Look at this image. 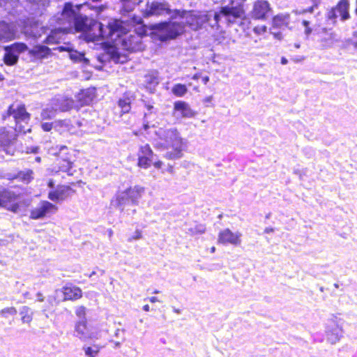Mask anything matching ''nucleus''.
Returning a JSON list of instances; mask_svg holds the SVG:
<instances>
[{"label":"nucleus","mask_w":357,"mask_h":357,"mask_svg":"<svg viewBox=\"0 0 357 357\" xmlns=\"http://www.w3.org/2000/svg\"><path fill=\"white\" fill-rule=\"evenodd\" d=\"M81 5L74 6L71 2L64 4L62 11L49 20L50 33L43 43L47 45L60 43L63 36L73 31L85 33L91 28L92 20L80 13Z\"/></svg>","instance_id":"nucleus-1"},{"label":"nucleus","mask_w":357,"mask_h":357,"mask_svg":"<svg viewBox=\"0 0 357 357\" xmlns=\"http://www.w3.org/2000/svg\"><path fill=\"white\" fill-rule=\"evenodd\" d=\"M144 192V188L140 185L130 187L123 191L118 192L115 197L111 200V205L118 208L121 212L123 211L128 206H136L139 199Z\"/></svg>","instance_id":"nucleus-2"},{"label":"nucleus","mask_w":357,"mask_h":357,"mask_svg":"<svg viewBox=\"0 0 357 357\" xmlns=\"http://www.w3.org/2000/svg\"><path fill=\"white\" fill-rule=\"evenodd\" d=\"M185 32V26L178 22H163L157 26L158 39L162 42L175 40Z\"/></svg>","instance_id":"nucleus-3"},{"label":"nucleus","mask_w":357,"mask_h":357,"mask_svg":"<svg viewBox=\"0 0 357 357\" xmlns=\"http://www.w3.org/2000/svg\"><path fill=\"white\" fill-rule=\"evenodd\" d=\"M350 3L349 0H340L337 5L327 11L325 15L326 21L328 25H335L338 16L342 22L350 18Z\"/></svg>","instance_id":"nucleus-4"},{"label":"nucleus","mask_w":357,"mask_h":357,"mask_svg":"<svg viewBox=\"0 0 357 357\" xmlns=\"http://www.w3.org/2000/svg\"><path fill=\"white\" fill-rule=\"evenodd\" d=\"M158 137L164 141L167 147H181L183 146V141L181 137L178 130L176 128L169 129L159 128L155 131Z\"/></svg>","instance_id":"nucleus-5"},{"label":"nucleus","mask_w":357,"mask_h":357,"mask_svg":"<svg viewBox=\"0 0 357 357\" xmlns=\"http://www.w3.org/2000/svg\"><path fill=\"white\" fill-rule=\"evenodd\" d=\"M49 29L41 26L38 22L27 20L24 22L22 33L27 40L36 42L43 34L47 33Z\"/></svg>","instance_id":"nucleus-6"},{"label":"nucleus","mask_w":357,"mask_h":357,"mask_svg":"<svg viewBox=\"0 0 357 357\" xmlns=\"http://www.w3.org/2000/svg\"><path fill=\"white\" fill-rule=\"evenodd\" d=\"M271 12L272 8L268 1L257 0L253 4L250 15L254 20L266 21Z\"/></svg>","instance_id":"nucleus-7"},{"label":"nucleus","mask_w":357,"mask_h":357,"mask_svg":"<svg viewBox=\"0 0 357 357\" xmlns=\"http://www.w3.org/2000/svg\"><path fill=\"white\" fill-rule=\"evenodd\" d=\"M190 105L183 100H176L174 102V116L177 119H190L196 116Z\"/></svg>","instance_id":"nucleus-8"},{"label":"nucleus","mask_w":357,"mask_h":357,"mask_svg":"<svg viewBox=\"0 0 357 357\" xmlns=\"http://www.w3.org/2000/svg\"><path fill=\"white\" fill-rule=\"evenodd\" d=\"M241 234L240 232H233L229 229L227 228L220 231L218 234V241L219 243L222 245H238L241 243Z\"/></svg>","instance_id":"nucleus-9"},{"label":"nucleus","mask_w":357,"mask_h":357,"mask_svg":"<svg viewBox=\"0 0 357 357\" xmlns=\"http://www.w3.org/2000/svg\"><path fill=\"white\" fill-rule=\"evenodd\" d=\"M33 174L34 173L31 169H15L6 173L4 178L8 180H17L25 184H29L33 180Z\"/></svg>","instance_id":"nucleus-10"},{"label":"nucleus","mask_w":357,"mask_h":357,"mask_svg":"<svg viewBox=\"0 0 357 357\" xmlns=\"http://www.w3.org/2000/svg\"><path fill=\"white\" fill-rule=\"evenodd\" d=\"M56 148H59V152L56 154L62 158V161L59 163V170L67 173L69 176L73 175V172L72 171L73 162L68 156V147L66 146H60Z\"/></svg>","instance_id":"nucleus-11"},{"label":"nucleus","mask_w":357,"mask_h":357,"mask_svg":"<svg viewBox=\"0 0 357 357\" xmlns=\"http://www.w3.org/2000/svg\"><path fill=\"white\" fill-rule=\"evenodd\" d=\"M56 206L48 201H43L40 206L31 210L30 218L39 220L47 216L52 211L56 210Z\"/></svg>","instance_id":"nucleus-12"},{"label":"nucleus","mask_w":357,"mask_h":357,"mask_svg":"<svg viewBox=\"0 0 357 357\" xmlns=\"http://www.w3.org/2000/svg\"><path fill=\"white\" fill-rule=\"evenodd\" d=\"M220 14L227 18L229 23H234L236 19L243 17L245 11L242 6H222L220 9Z\"/></svg>","instance_id":"nucleus-13"},{"label":"nucleus","mask_w":357,"mask_h":357,"mask_svg":"<svg viewBox=\"0 0 357 357\" xmlns=\"http://www.w3.org/2000/svg\"><path fill=\"white\" fill-rule=\"evenodd\" d=\"M17 37V30L15 26L12 23L5 21L0 22V41L8 42L15 39Z\"/></svg>","instance_id":"nucleus-14"},{"label":"nucleus","mask_w":357,"mask_h":357,"mask_svg":"<svg viewBox=\"0 0 357 357\" xmlns=\"http://www.w3.org/2000/svg\"><path fill=\"white\" fill-rule=\"evenodd\" d=\"M168 3L166 2L153 1L147 2L144 12V17H148L153 15H161L167 13Z\"/></svg>","instance_id":"nucleus-15"},{"label":"nucleus","mask_w":357,"mask_h":357,"mask_svg":"<svg viewBox=\"0 0 357 357\" xmlns=\"http://www.w3.org/2000/svg\"><path fill=\"white\" fill-rule=\"evenodd\" d=\"M342 329L335 321H331L327 324L326 333L327 340L332 344H335L342 337Z\"/></svg>","instance_id":"nucleus-16"},{"label":"nucleus","mask_w":357,"mask_h":357,"mask_svg":"<svg viewBox=\"0 0 357 357\" xmlns=\"http://www.w3.org/2000/svg\"><path fill=\"white\" fill-rule=\"evenodd\" d=\"M74 335L80 340H86L96 337L87 326L86 320H79L75 326Z\"/></svg>","instance_id":"nucleus-17"},{"label":"nucleus","mask_w":357,"mask_h":357,"mask_svg":"<svg viewBox=\"0 0 357 357\" xmlns=\"http://www.w3.org/2000/svg\"><path fill=\"white\" fill-rule=\"evenodd\" d=\"M29 54L36 60L48 58L52 54V50L46 45L38 44L29 50Z\"/></svg>","instance_id":"nucleus-18"},{"label":"nucleus","mask_w":357,"mask_h":357,"mask_svg":"<svg viewBox=\"0 0 357 357\" xmlns=\"http://www.w3.org/2000/svg\"><path fill=\"white\" fill-rule=\"evenodd\" d=\"M145 35L146 31L143 29L140 31H137L136 34H129L123 40L126 45L128 46V48L133 50H138L141 47L142 39Z\"/></svg>","instance_id":"nucleus-19"},{"label":"nucleus","mask_w":357,"mask_h":357,"mask_svg":"<svg viewBox=\"0 0 357 357\" xmlns=\"http://www.w3.org/2000/svg\"><path fill=\"white\" fill-rule=\"evenodd\" d=\"M74 100L65 97H58L52 101L53 108L57 112H67L74 107Z\"/></svg>","instance_id":"nucleus-20"},{"label":"nucleus","mask_w":357,"mask_h":357,"mask_svg":"<svg viewBox=\"0 0 357 357\" xmlns=\"http://www.w3.org/2000/svg\"><path fill=\"white\" fill-rule=\"evenodd\" d=\"M290 20V14L287 13H278L272 17L271 27L279 30H284L289 25Z\"/></svg>","instance_id":"nucleus-21"},{"label":"nucleus","mask_w":357,"mask_h":357,"mask_svg":"<svg viewBox=\"0 0 357 357\" xmlns=\"http://www.w3.org/2000/svg\"><path fill=\"white\" fill-rule=\"evenodd\" d=\"M109 30L107 33L103 31L104 27L102 24L99 25L100 35L102 38H112L114 33H117V36H121L123 33V26L119 21H113L109 22L107 26Z\"/></svg>","instance_id":"nucleus-22"},{"label":"nucleus","mask_w":357,"mask_h":357,"mask_svg":"<svg viewBox=\"0 0 357 357\" xmlns=\"http://www.w3.org/2000/svg\"><path fill=\"white\" fill-rule=\"evenodd\" d=\"M64 300L75 301L82 296V289L72 284H67L62 288Z\"/></svg>","instance_id":"nucleus-23"},{"label":"nucleus","mask_w":357,"mask_h":357,"mask_svg":"<svg viewBox=\"0 0 357 357\" xmlns=\"http://www.w3.org/2000/svg\"><path fill=\"white\" fill-rule=\"evenodd\" d=\"M70 190L67 185H59L55 189L50 190L48 192V198L55 202L65 199Z\"/></svg>","instance_id":"nucleus-24"},{"label":"nucleus","mask_w":357,"mask_h":357,"mask_svg":"<svg viewBox=\"0 0 357 357\" xmlns=\"http://www.w3.org/2000/svg\"><path fill=\"white\" fill-rule=\"evenodd\" d=\"M9 116H13L16 123L27 122L30 119V114L26 111L24 106H19L16 109L12 106L8 109Z\"/></svg>","instance_id":"nucleus-25"},{"label":"nucleus","mask_w":357,"mask_h":357,"mask_svg":"<svg viewBox=\"0 0 357 357\" xmlns=\"http://www.w3.org/2000/svg\"><path fill=\"white\" fill-rule=\"evenodd\" d=\"M158 72L157 70H152L149 72L144 76V84L148 91L151 93H154L155 87L159 84Z\"/></svg>","instance_id":"nucleus-26"},{"label":"nucleus","mask_w":357,"mask_h":357,"mask_svg":"<svg viewBox=\"0 0 357 357\" xmlns=\"http://www.w3.org/2000/svg\"><path fill=\"white\" fill-rule=\"evenodd\" d=\"M141 101L146 109L144 113V117L146 119H154L158 112V109L154 106V100L152 98L143 96Z\"/></svg>","instance_id":"nucleus-27"},{"label":"nucleus","mask_w":357,"mask_h":357,"mask_svg":"<svg viewBox=\"0 0 357 357\" xmlns=\"http://www.w3.org/2000/svg\"><path fill=\"white\" fill-rule=\"evenodd\" d=\"M96 93L95 88L82 89L77 95L78 100L83 105H89L94 99Z\"/></svg>","instance_id":"nucleus-28"},{"label":"nucleus","mask_w":357,"mask_h":357,"mask_svg":"<svg viewBox=\"0 0 357 357\" xmlns=\"http://www.w3.org/2000/svg\"><path fill=\"white\" fill-rule=\"evenodd\" d=\"M16 199L15 192L3 189L0 190V207H6V205Z\"/></svg>","instance_id":"nucleus-29"},{"label":"nucleus","mask_w":357,"mask_h":357,"mask_svg":"<svg viewBox=\"0 0 357 357\" xmlns=\"http://www.w3.org/2000/svg\"><path fill=\"white\" fill-rule=\"evenodd\" d=\"M16 199L15 192L3 189L0 190V207H6V205Z\"/></svg>","instance_id":"nucleus-30"},{"label":"nucleus","mask_w":357,"mask_h":357,"mask_svg":"<svg viewBox=\"0 0 357 357\" xmlns=\"http://www.w3.org/2000/svg\"><path fill=\"white\" fill-rule=\"evenodd\" d=\"M31 3L32 9L34 10L33 14L38 15L42 14L43 10L50 3V0H26Z\"/></svg>","instance_id":"nucleus-31"},{"label":"nucleus","mask_w":357,"mask_h":357,"mask_svg":"<svg viewBox=\"0 0 357 357\" xmlns=\"http://www.w3.org/2000/svg\"><path fill=\"white\" fill-rule=\"evenodd\" d=\"M70 59L75 63H82L88 64L89 60L85 57V54L83 52L73 50L69 54Z\"/></svg>","instance_id":"nucleus-32"},{"label":"nucleus","mask_w":357,"mask_h":357,"mask_svg":"<svg viewBox=\"0 0 357 357\" xmlns=\"http://www.w3.org/2000/svg\"><path fill=\"white\" fill-rule=\"evenodd\" d=\"M118 106L121 109V113H128L131 109L130 98L124 96L123 98L119 100Z\"/></svg>","instance_id":"nucleus-33"},{"label":"nucleus","mask_w":357,"mask_h":357,"mask_svg":"<svg viewBox=\"0 0 357 357\" xmlns=\"http://www.w3.org/2000/svg\"><path fill=\"white\" fill-rule=\"evenodd\" d=\"M18 59L19 56L16 53L13 52L10 49L6 50L3 56V61L6 65L14 66L17 63Z\"/></svg>","instance_id":"nucleus-34"},{"label":"nucleus","mask_w":357,"mask_h":357,"mask_svg":"<svg viewBox=\"0 0 357 357\" xmlns=\"http://www.w3.org/2000/svg\"><path fill=\"white\" fill-rule=\"evenodd\" d=\"M20 314L22 316L21 319L23 323L29 324L33 319V312L28 306H22L20 308Z\"/></svg>","instance_id":"nucleus-35"},{"label":"nucleus","mask_w":357,"mask_h":357,"mask_svg":"<svg viewBox=\"0 0 357 357\" xmlns=\"http://www.w3.org/2000/svg\"><path fill=\"white\" fill-rule=\"evenodd\" d=\"M173 149L172 151H167L165 155V157L168 159V160H177V159H180L181 158H182L183 156V146H181V147H172Z\"/></svg>","instance_id":"nucleus-36"},{"label":"nucleus","mask_w":357,"mask_h":357,"mask_svg":"<svg viewBox=\"0 0 357 357\" xmlns=\"http://www.w3.org/2000/svg\"><path fill=\"white\" fill-rule=\"evenodd\" d=\"M139 155L152 160H153L154 158L156 156L148 144L140 146Z\"/></svg>","instance_id":"nucleus-37"},{"label":"nucleus","mask_w":357,"mask_h":357,"mask_svg":"<svg viewBox=\"0 0 357 357\" xmlns=\"http://www.w3.org/2000/svg\"><path fill=\"white\" fill-rule=\"evenodd\" d=\"M13 52L16 53L18 56L20 53L24 52L25 51H28L29 48L27 45L24 43H15L8 47Z\"/></svg>","instance_id":"nucleus-38"},{"label":"nucleus","mask_w":357,"mask_h":357,"mask_svg":"<svg viewBox=\"0 0 357 357\" xmlns=\"http://www.w3.org/2000/svg\"><path fill=\"white\" fill-rule=\"evenodd\" d=\"M187 91L188 88L183 84H176L172 89V93L178 97L183 96Z\"/></svg>","instance_id":"nucleus-39"},{"label":"nucleus","mask_w":357,"mask_h":357,"mask_svg":"<svg viewBox=\"0 0 357 357\" xmlns=\"http://www.w3.org/2000/svg\"><path fill=\"white\" fill-rule=\"evenodd\" d=\"M186 11L185 10L174 9L172 10L168 5L166 14L169 15L171 19H176L177 17L184 18Z\"/></svg>","instance_id":"nucleus-40"},{"label":"nucleus","mask_w":357,"mask_h":357,"mask_svg":"<svg viewBox=\"0 0 357 357\" xmlns=\"http://www.w3.org/2000/svg\"><path fill=\"white\" fill-rule=\"evenodd\" d=\"M56 111L53 108L52 105L50 107H47L43 109L41 112V118L43 120L52 119L55 117Z\"/></svg>","instance_id":"nucleus-41"},{"label":"nucleus","mask_w":357,"mask_h":357,"mask_svg":"<svg viewBox=\"0 0 357 357\" xmlns=\"http://www.w3.org/2000/svg\"><path fill=\"white\" fill-rule=\"evenodd\" d=\"M335 40V35L333 33H330L329 35H327L326 37L321 38V45L324 48H328L333 45Z\"/></svg>","instance_id":"nucleus-42"},{"label":"nucleus","mask_w":357,"mask_h":357,"mask_svg":"<svg viewBox=\"0 0 357 357\" xmlns=\"http://www.w3.org/2000/svg\"><path fill=\"white\" fill-rule=\"evenodd\" d=\"M153 160H151V159H149V158H144L141 155H138V161H137V165L141 167V168H143V169H148L151 163L153 162Z\"/></svg>","instance_id":"nucleus-43"},{"label":"nucleus","mask_w":357,"mask_h":357,"mask_svg":"<svg viewBox=\"0 0 357 357\" xmlns=\"http://www.w3.org/2000/svg\"><path fill=\"white\" fill-rule=\"evenodd\" d=\"M17 309L14 307H5L0 310V316L8 318L9 316H13L17 314Z\"/></svg>","instance_id":"nucleus-44"},{"label":"nucleus","mask_w":357,"mask_h":357,"mask_svg":"<svg viewBox=\"0 0 357 357\" xmlns=\"http://www.w3.org/2000/svg\"><path fill=\"white\" fill-rule=\"evenodd\" d=\"M83 350L87 357H96L98 352V349H94L91 347H84Z\"/></svg>","instance_id":"nucleus-45"},{"label":"nucleus","mask_w":357,"mask_h":357,"mask_svg":"<svg viewBox=\"0 0 357 357\" xmlns=\"http://www.w3.org/2000/svg\"><path fill=\"white\" fill-rule=\"evenodd\" d=\"M86 307L84 306H79L75 311L76 315L79 317V320H86Z\"/></svg>","instance_id":"nucleus-46"},{"label":"nucleus","mask_w":357,"mask_h":357,"mask_svg":"<svg viewBox=\"0 0 357 357\" xmlns=\"http://www.w3.org/2000/svg\"><path fill=\"white\" fill-rule=\"evenodd\" d=\"M277 29H273V27H271L269 29V33L273 35L275 39L278 40H282L283 39V34L281 31H276Z\"/></svg>","instance_id":"nucleus-47"},{"label":"nucleus","mask_w":357,"mask_h":357,"mask_svg":"<svg viewBox=\"0 0 357 357\" xmlns=\"http://www.w3.org/2000/svg\"><path fill=\"white\" fill-rule=\"evenodd\" d=\"M267 31L266 25L256 26L253 29V32L257 35H262Z\"/></svg>","instance_id":"nucleus-48"},{"label":"nucleus","mask_w":357,"mask_h":357,"mask_svg":"<svg viewBox=\"0 0 357 357\" xmlns=\"http://www.w3.org/2000/svg\"><path fill=\"white\" fill-rule=\"evenodd\" d=\"M302 25L305 27V34L308 37L312 32V29L310 27V22L307 20H303Z\"/></svg>","instance_id":"nucleus-49"},{"label":"nucleus","mask_w":357,"mask_h":357,"mask_svg":"<svg viewBox=\"0 0 357 357\" xmlns=\"http://www.w3.org/2000/svg\"><path fill=\"white\" fill-rule=\"evenodd\" d=\"M53 124L54 123L44 122L41 123V128L44 131L48 132L52 129Z\"/></svg>","instance_id":"nucleus-50"},{"label":"nucleus","mask_w":357,"mask_h":357,"mask_svg":"<svg viewBox=\"0 0 357 357\" xmlns=\"http://www.w3.org/2000/svg\"><path fill=\"white\" fill-rule=\"evenodd\" d=\"M124 333H125V330L124 329L118 328V329L116 330L114 335L117 338H120L121 337V340H122V342H123L125 340Z\"/></svg>","instance_id":"nucleus-51"},{"label":"nucleus","mask_w":357,"mask_h":357,"mask_svg":"<svg viewBox=\"0 0 357 357\" xmlns=\"http://www.w3.org/2000/svg\"><path fill=\"white\" fill-rule=\"evenodd\" d=\"M351 45H353L356 49H357V31H354L353 33L352 38L349 40V42Z\"/></svg>","instance_id":"nucleus-52"},{"label":"nucleus","mask_w":357,"mask_h":357,"mask_svg":"<svg viewBox=\"0 0 357 357\" xmlns=\"http://www.w3.org/2000/svg\"><path fill=\"white\" fill-rule=\"evenodd\" d=\"M153 119H146L144 116L143 117V128L144 130H148L150 128V121Z\"/></svg>","instance_id":"nucleus-53"},{"label":"nucleus","mask_w":357,"mask_h":357,"mask_svg":"<svg viewBox=\"0 0 357 357\" xmlns=\"http://www.w3.org/2000/svg\"><path fill=\"white\" fill-rule=\"evenodd\" d=\"M54 123H55L56 126L57 125H60V126L65 127V128H68L69 126V121L66 119L56 121V122H54Z\"/></svg>","instance_id":"nucleus-54"},{"label":"nucleus","mask_w":357,"mask_h":357,"mask_svg":"<svg viewBox=\"0 0 357 357\" xmlns=\"http://www.w3.org/2000/svg\"><path fill=\"white\" fill-rule=\"evenodd\" d=\"M40 150L38 146H31L27 148V153H38Z\"/></svg>","instance_id":"nucleus-55"},{"label":"nucleus","mask_w":357,"mask_h":357,"mask_svg":"<svg viewBox=\"0 0 357 357\" xmlns=\"http://www.w3.org/2000/svg\"><path fill=\"white\" fill-rule=\"evenodd\" d=\"M142 238V232L137 229L134 234L132 235V238L134 239V240H138V239H140Z\"/></svg>","instance_id":"nucleus-56"},{"label":"nucleus","mask_w":357,"mask_h":357,"mask_svg":"<svg viewBox=\"0 0 357 357\" xmlns=\"http://www.w3.org/2000/svg\"><path fill=\"white\" fill-rule=\"evenodd\" d=\"M152 163L156 169H160L163 165V162L160 160L155 161V162L153 161Z\"/></svg>","instance_id":"nucleus-57"},{"label":"nucleus","mask_w":357,"mask_h":357,"mask_svg":"<svg viewBox=\"0 0 357 357\" xmlns=\"http://www.w3.org/2000/svg\"><path fill=\"white\" fill-rule=\"evenodd\" d=\"M47 186L48 188H50L51 190H54L55 189V183H54V181L53 179H50L47 182Z\"/></svg>","instance_id":"nucleus-58"},{"label":"nucleus","mask_w":357,"mask_h":357,"mask_svg":"<svg viewBox=\"0 0 357 357\" xmlns=\"http://www.w3.org/2000/svg\"><path fill=\"white\" fill-rule=\"evenodd\" d=\"M212 100H213L212 96H208V97H206V98L204 99V103L206 106H208V105H209V104H211V103Z\"/></svg>","instance_id":"nucleus-59"},{"label":"nucleus","mask_w":357,"mask_h":357,"mask_svg":"<svg viewBox=\"0 0 357 357\" xmlns=\"http://www.w3.org/2000/svg\"><path fill=\"white\" fill-rule=\"evenodd\" d=\"M123 60H121V57L120 56H114V61L115 63H123L126 60V58L123 57Z\"/></svg>","instance_id":"nucleus-60"},{"label":"nucleus","mask_w":357,"mask_h":357,"mask_svg":"<svg viewBox=\"0 0 357 357\" xmlns=\"http://www.w3.org/2000/svg\"><path fill=\"white\" fill-rule=\"evenodd\" d=\"M36 298H37V300L40 302H42L44 301V296H43V294L40 292H38L36 294Z\"/></svg>","instance_id":"nucleus-61"},{"label":"nucleus","mask_w":357,"mask_h":357,"mask_svg":"<svg viewBox=\"0 0 357 357\" xmlns=\"http://www.w3.org/2000/svg\"><path fill=\"white\" fill-rule=\"evenodd\" d=\"M275 229L273 227H266L265 229H264V233L266 234H270V233H273L274 232Z\"/></svg>","instance_id":"nucleus-62"},{"label":"nucleus","mask_w":357,"mask_h":357,"mask_svg":"<svg viewBox=\"0 0 357 357\" xmlns=\"http://www.w3.org/2000/svg\"><path fill=\"white\" fill-rule=\"evenodd\" d=\"M145 300H147V298H146ZM148 300L151 302V303H155V302H158L159 301L158 298L155 297V296H152V297H150V298H148Z\"/></svg>","instance_id":"nucleus-63"},{"label":"nucleus","mask_w":357,"mask_h":357,"mask_svg":"<svg viewBox=\"0 0 357 357\" xmlns=\"http://www.w3.org/2000/svg\"><path fill=\"white\" fill-rule=\"evenodd\" d=\"M287 63H288V59L286 57L282 56L281 58V64L286 65Z\"/></svg>","instance_id":"nucleus-64"}]
</instances>
